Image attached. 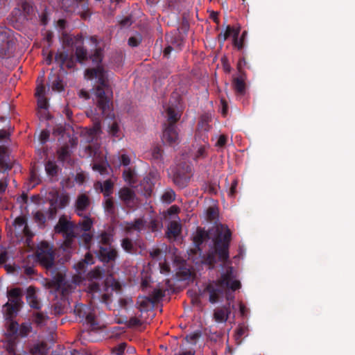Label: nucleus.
<instances>
[{
	"label": "nucleus",
	"mask_w": 355,
	"mask_h": 355,
	"mask_svg": "<svg viewBox=\"0 0 355 355\" xmlns=\"http://www.w3.org/2000/svg\"><path fill=\"white\" fill-rule=\"evenodd\" d=\"M241 286V282L236 279L234 268L231 266L226 268L219 279L207 285L205 290L209 294V301L211 303L214 304L218 302L224 293L228 302L226 305L214 310L213 318L216 322L224 323L227 320L232 311L230 302L234 298L232 292L239 289Z\"/></svg>",
	"instance_id": "f257e3e1"
},
{
	"label": "nucleus",
	"mask_w": 355,
	"mask_h": 355,
	"mask_svg": "<svg viewBox=\"0 0 355 355\" xmlns=\"http://www.w3.org/2000/svg\"><path fill=\"white\" fill-rule=\"evenodd\" d=\"M94 67L86 70L85 78L89 80H96L99 85L94 90L95 100L100 113L97 114L105 115L110 110V103L112 97V92L107 85V76L103 67L101 64L102 60V52L96 50L90 58Z\"/></svg>",
	"instance_id": "f03ea898"
},
{
	"label": "nucleus",
	"mask_w": 355,
	"mask_h": 355,
	"mask_svg": "<svg viewBox=\"0 0 355 355\" xmlns=\"http://www.w3.org/2000/svg\"><path fill=\"white\" fill-rule=\"evenodd\" d=\"M220 226H216L211 231L214 232L213 240V249L204 258V263L209 266V268H214L217 262L216 256L219 261L223 262L229 261L230 254L229 248L232 240V232L222 223Z\"/></svg>",
	"instance_id": "7ed1b4c3"
},
{
	"label": "nucleus",
	"mask_w": 355,
	"mask_h": 355,
	"mask_svg": "<svg viewBox=\"0 0 355 355\" xmlns=\"http://www.w3.org/2000/svg\"><path fill=\"white\" fill-rule=\"evenodd\" d=\"M46 199L49 202L50 207L47 211H37L34 214V218L37 222H45L46 220H53L58 209L64 208L69 203V198L64 192L60 193L55 189H51Z\"/></svg>",
	"instance_id": "20e7f679"
},
{
	"label": "nucleus",
	"mask_w": 355,
	"mask_h": 355,
	"mask_svg": "<svg viewBox=\"0 0 355 355\" xmlns=\"http://www.w3.org/2000/svg\"><path fill=\"white\" fill-rule=\"evenodd\" d=\"M7 297L8 300L3 305L2 312L5 320H11L17 317L23 306L22 289L17 287L8 290Z\"/></svg>",
	"instance_id": "39448f33"
},
{
	"label": "nucleus",
	"mask_w": 355,
	"mask_h": 355,
	"mask_svg": "<svg viewBox=\"0 0 355 355\" xmlns=\"http://www.w3.org/2000/svg\"><path fill=\"white\" fill-rule=\"evenodd\" d=\"M164 115L170 124L163 132L162 141L165 144L173 145L179 140V136L174 123L179 120L180 116L175 108L173 107H167L165 109Z\"/></svg>",
	"instance_id": "423d86ee"
},
{
	"label": "nucleus",
	"mask_w": 355,
	"mask_h": 355,
	"mask_svg": "<svg viewBox=\"0 0 355 355\" xmlns=\"http://www.w3.org/2000/svg\"><path fill=\"white\" fill-rule=\"evenodd\" d=\"M37 259L46 268H51L54 265L55 254L53 248L46 242L42 241L36 251Z\"/></svg>",
	"instance_id": "0eeeda50"
},
{
	"label": "nucleus",
	"mask_w": 355,
	"mask_h": 355,
	"mask_svg": "<svg viewBox=\"0 0 355 355\" xmlns=\"http://www.w3.org/2000/svg\"><path fill=\"white\" fill-rule=\"evenodd\" d=\"M75 314L82 320H85L86 323L93 328L98 327V323L96 321L95 315L92 312L90 307L83 304H76L74 309Z\"/></svg>",
	"instance_id": "6e6552de"
},
{
	"label": "nucleus",
	"mask_w": 355,
	"mask_h": 355,
	"mask_svg": "<svg viewBox=\"0 0 355 355\" xmlns=\"http://www.w3.org/2000/svg\"><path fill=\"white\" fill-rule=\"evenodd\" d=\"M74 225L75 223H57L55 226V231L62 234L64 238V244L67 248L71 246L72 240L76 237Z\"/></svg>",
	"instance_id": "1a4fd4ad"
},
{
	"label": "nucleus",
	"mask_w": 355,
	"mask_h": 355,
	"mask_svg": "<svg viewBox=\"0 0 355 355\" xmlns=\"http://www.w3.org/2000/svg\"><path fill=\"white\" fill-rule=\"evenodd\" d=\"M119 198L128 207H135L138 204V200L135 192L127 187L122 188L119 191Z\"/></svg>",
	"instance_id": "9d476101"
},
{
	"label": "nucleus",
	"mask_w": 355,
	"mask_h": 355,
	"mask_svg": "<svg viewBox=\"0 0 355 355\" xmlns=\"http://www.w3.org/2000/svg\"><path fill=\"white\" fill-rule=\"evenodd\" d=\"M48 286L56 292L64 293L67 291L65 275L60 272H57L48 282Z\"/></svg>",
	"instance_id": "9b49d317"
},
{
	"label": "nucleus",
	"mask_w": 355,
	"mask_h": 355,
	"mask_svg": "<svg viewBox=\"0 0 355 355\" xmlns=\"http://www.w3.org/2000/svg\"><path fill=\"white\" fill-rule=\"evenodd\" d=\"M118 255L116 249L112 246H101L98 252L99 259L104 263L114 261Z\"/></svg>",
	"instance_id": "f8f14e48"
},
{
	"label": "nucleus",
	"mask_w": 355,
	"mask_h": 355,
	"mask_svg": "<svg viewBox=\"0 0 355 355\" xmlns=\"http://www.w3.org/2000/svg\"><path fill=\"white\" fill-rule=\"evenodd\" d=\"M211 236L212 233L211 230L205 231L201 227H198L193 237V241L195 246L198 248V250H200V245L203 242L207 241L212 238Z\"/></svg>",
	"instance_id": "ddd939ff"
},
{
	"label": "nucleus",
	"mask_w": 355,
	"mask_h": 355,
	"mask_svg": "<svg viewBox=\"0 0 355 355\" xmlns=\"http://www.w3.org/2000/svg\"><path fill=\"white\" fill-rule=\"evenodd\" d=\"M180 209L177 205H172L166 211L162 214V220L164 222H181L180 218Z\"/></svg>",
	"instance_id": "4468645a"
},
{
	"label": "nucleus",
	"mask_w": 355,
	"mask_h": 355,
	"mask_svg": "<svg viewBox=\"0 0 355 355\" xmlns=\"http://www.w3.org/2000/svg\"><path fill=\"white\" fill-rule=\"evenodd\" d=\"M26 299L28 304L34 309L40 310L42 304L37 298L36 289L34 286H30L26 289Z\"/></svg>",
	"instance_id": "2eb2a0df"
},
{
	"label": "nucleus",
	"mask_w": 355,
	"mask_h": 355,
	"mask_svg": "<svg viewBox=\"0 0 355 355\" xmlns=\"http://www.w3.org/2000/svg\"><path fill=\"white\" fill-rule=\"evenodd\" d=\"M188 168L189 167L187 166V169H184L182 172L180 171L179 169L175 170L174 168H171V173H173L174 182L181 187H183L187 184L189 178Z\"/></svg>",
	"instance_id": "dca6fc26"
},
{
	"label": "nucleus",
	"mask_w": 355,
	"mask_h": 355,
	"mask_svg": "<svg viewBox=\"0 0 355 355\" xmlns=\"http://www.w3.org/2000/svg\"><path fill=\"white\" fill-rule=\"evenodd\" d=\"M198 139H201L202 143L197 144L195 146L196 152H195V158L198 159L200 157H203L205 156L207 149L208 148V143H207V137L205 135V133H202L200 136L196 135V141Z\"/></svg>",
	"instance_id": "f3484780"
},
{
	"label": "nucleus",
	"mask_w": 355,
	"mask_h": 355,
	"mask_svg": "<svg viewBox=\"0 0 355 355\" xmlns=\"http://www.w3.org/2000/svg\"><path fill=\"white\" fill-rule=\"evenodd\" d=\"M94 263V257L90 252L85 254V258L75 264V269L80 273H84L89 265Z\"/></svg>",
	"instance_id": "a211bd4d"
},
{
	"label": "nucleus",
	"mask_w": 355,
	"mask_h": 355,
	"mask_svg": "<svg viewBox=\"0 0 355 355\" xmlns=\"http://www.w3.org/2000/svg\"><path fill=\"white\" fill-rule=\"evenodd\" d=\"M11 167L12 162L8 155L7 149L5 147L0 146V173H4L10 169Z\"/></svg>",
	"instance_id": "6ab92c4d"
},
{
	"label": "nucleus",
	"mask_w": 355,
	"mask_h": 355,
	"mask_svg": "<svg viewBox=\"0 0 355 355\" xmlns=\"http://www.w3.org/2000/svg\"><path fill=\"white\" fill-rule=\"evenodd\" d=\"M181 230V223H169L166 232V236L170 240H175L180 234Z\"/></svg>",
	"instance_id": "aec40b11"
},
{
	"label": "nucleus",
	"mask_w": 355,
	"mask_h": 355,
	"mask_svg": "<svg viewBox=\"0 0 355 355\" xmlns=\"http://www.w3.org/2000/svg\"><path fill=\"white\" fill-rule=\"evenodd\" d=\"M101 132L100 124L96 123L94 125L93 128L85 132V135L87 137L86 141L89 143L97 140L98 137Z\"/></svg>",
	"instance_id": "412c9836"
},
{
	"label": "nucleus",
	"mask_w": 355,
	"mask_h": 355,
	"mask_svg": "<svg viewBox=\"0 0 355 355\" xmlns=\"http://www.w3.org/2000/svg\"><path fill=\"white\" fill-rule=\"evenodd\" d=\"M89 200L87 196L82 194L78 196L76 202V211L79 216L83 215V211L89 206Z\"/></svg>",
	"instance_id": "4be33fe9"
},
{
	"label": "nucleus",
	"mask_w": 355,
	"mask_h": 355,
	"mask_svg": "<svg viewBox=\"0 0 355 355\" xmlns=\"http://www.w3.org/2000/svg\"><path fill=\"white\" fill-rule=\"evenodd\" d=\"M205 219L208 222H218L219 220V214L218 209L216 205H213L207 209Z\"/></svg>",
	"instance_id": "5701e85b"
},
{
	"label": "nucleus",
	"mask_w": 355,
	"mask_h": 355,
	"mask_svg": "<svg viewBox=\"0 0 355 355\" xmlns=\"http://www.w3.org/2000/svg\"><path fill=\"white\" fill-rule=\"evenodd\" d=\"M113 229L109 227L107 231H103L99 236L100 243L105 246H111V243L113 241Z\"/></svg>",
	"instance_id": "b1692460"
},
{
	"label": "nucleus",
	"mask_w": 355,
	"mask_h": 355,
	"mask_svg": "<svg viewBox=\"0 0 355 355\" xmlns=\"http://www.w3.org/2000/svg\"><path fill=\"white\" fill-rule=\"evenodd\" d=\"M9 38L4 31H0V55L6 54L9 46Z\"/></svg>",
	"instance_id": "393cba45"
},
{
	"label": "nucleus",
	"mask_w": 355,
	"mask_h": 355,
	"mask_svg": "<svg viewBox=\"0 0 355 355\" xmlns=\"http://www.w3.org/2000/svg\"><path fill=\"white\" fill-rule=\"evenodd\" d=\"M55 59L58 62H60L62 67L71 68L73 67L74 62L73 60H68V54L66 52H60L56 54Z\"/></svg>",
	"instance_id": "a878e982"
},
{
	"label": "nucleus",
	"mask_w": 355,
	"mask_h": 355,
	"mask_svg": "<svg viewBox=\"0 0 355 355\" xmlns=\"http://www.w3.org/2000/svg\"><path fill=\"white\" fill-rule=\"evenodd\" d=\"M108 132L111 136L119 139H121L123 136L119 124L116 121H113L109 125Z\"/></svg>",
	"instance_id": "bb28decb"
},
{
	"label": "nucleus",
	"mask_w": 355,
	"mask_h": 355,
	"mask_svg": "<svg viewBox=\"0 0 355 355\" xmlns=\"http://www.w3.org/2000/svg\"><path fill=\"white\" fill-rule=\"evenodd\" d=\"M101 192L105 197H111L114 183L111 180H105L103 182H98Z\"/></svg>",
	"instance_id": "cd10ccee"
},
{
	"label": "nucleus",
	"mask_w": 355,
	"mask_h": 355,
	"mask_svg": "<svg viewBox=\"0 0 355 355\" xmlns=\"http://www.w3.org/2000/svg\"><path fill=\"white\" fill-rule=\"evenodd\" d=\"M240 27H227L224 36H223V40H225L228 37L231 36L233 38L234 43H238V38L240 33Z\"/></svg>",
	"instance_id": "c85d7f7f"
},
{
	"label": "nucleus",
	"mask_w": 355,
	"mask_h": 355,
	"mask_svg": "<svg viewBox=\"0 0 355 355\" xmlns=\"http://www.w3.org/2000/svg\"><path fill=\"white\" fill-rule=\"evenodd\" d=\"M104 270L101 267H95L87 274V277L91 281L101 279L103 277Z\"/></svg>",
	"instance_id": "c756f323"
},
{
	"label": "nucleus",
	"mask_w": 355,
	"mask_h": 355,
	"mask_svg": "<svg viewBox=\"0 0 355 355\" xmlns=\"http://www.w3.org/2000/svg\"><path fill=\"white\" fill-rule=\"evenodd\" d=\"M32 317L33 322L37 325H42L49 319L47 313L42 311L33 313Z\"/></svg>",
	"instance_id": "7c9ffc66"
},
{
	"label": "nucleus",
	"mask_w": 355,
	"mask_h": 355,
	"mask_svg": "<svg viewBox=\"0 0 355 355\" xmlns=\"http://www.w3.org/2000/svg\"><path fill=\"white\" fill-rule=\"evenodd\" d=\"M104 209L107 214L113 215L114 214L115 206L112 197H105Z\"/></svg>",
	"instance_id": "2f4dec72"
},
{
	"label": "nucleus",
	"mask_w": 355,
	"mask_h": 355,
	"mask_svg": "<svg viewBox=\"0 0 355 355\" xmlns=\"http://www.w3.org/2000/svg\"><path fill=\"white\" fill-rule=\"evenodd\" d=\"M123 177L124 180L129 184H132L136 182V174L135 171L130 168L125 169Z\"/></svg>",
	"instance_id": "473e14b6"
},
{
	"label": "nucleus",
	"mask_w": 355,
	"mask_h": 355,
	"mask_svg": "<svg viewBox=\"0 0 355 355\" xmlns=\"http://www.w3.org/2000/svg\"><path fill=\"white\" fill-rule=\"evenodd\" d=\"M93 239V236L89 232H84L79 239L80 245L86 249H89Z\"/></svg>",
	"instance_id": "72a5a7b5"
},
{
	"label": "nucleus",
	"mask_w": 355,
	"mask_h": 355,
	"mask_svg": "<svg viewBox=\"0 0 355 355\" xmlns=\"http://www.w3.org/2000/svg\"><path fill=\"white\" fill-rule=\"evenodd\" d=\"M165 295V290L155 288L150 294V300L153 302H157Z\"/></svg>",
	"instance_id": "f704fd0d"
},
{
	"label": "nucleus",
	"mask_w": 355,
	"mask_h": 355,
	"mask_svg": "<svg viewBox=\"0 0 355 355\" xmlns=\"http://www.w3.org/2000/svg\"><path fill=\"white\" fill-rule=\"evenodd\" d=\"M32 331V324L31 322H23L19 327L18 334L21 337H26Z\"/></svg>",
	"instance_id": "c9c22d12"
},
{
	"label": "nucleus",
	"mask_w": 355,
	"mask_h": 355,
	"mask_svg": "<svg viewBox=\"0 0 355 355\" xmlns=\"http://www.w3.org/2000/svg\"><path fill=\"white\" fill-rule=\"evenodd\" d=\"M175 198V193L173 190L167 189L161 196V200L164 203L169 204L172 202Z\"/></svg>",
	"instance_id": "e433bc0d"
},
{
	"label": "nucleus",
	"mask_w": 355,
	"mask_h": 355,
	"mask_svg": "<svg viewBox=\"0 0 355 355\" xmlns=\"http://www.w3.org/2000/svg\"><path fill=\"white\" fill-rule=\"evenodd\" d=\"M202 332L200 330L195 331L186 336L185 340L193 345H196L197 340L201 337Z\"/></svg>",
	"instance_id": "4c0bfd02"
},
{
	"label": "nucleus",
	"mask_w": 355,
	"mask_h": 355,
	"mask_svg": "<svg viewBox=\"0 0 355 355\" xmlns=\"http://www.w3.org/2000/svg\"><path fill=\"white\" fill-rule=\"evenodd\" d=\"M9 324L8 327V331L10 332V334L12 335H17L18 334L19 331V324L16 321L14 320V318H12L11 320H6Z\"/></svg>",
	"instance_id": "58836bf2"
},
{
	"label": "nucleus",
	"mask_w": 355,
	"mask_h": 355,
	"mask_svg": "<svg viewBox=\"0 0 355 355\" xmlns=\"http://www.w3.org/2000/svg\"><path fill=\"white\" fill-rule=\"evenodd\" d=\"M92 168L94 171H98L100 174L104 175L107 173V164L102 162H95L93 164Z\"/></svg>",
	"instance_id": "ea45409f"
},
{
	"label": "nucleus",
	"mask_w": 355,
	"mask_h": 355,
	"mask_svg": "<svg viewBox=\"0 0 355 355\" xmlns=\"http://www.w3.org/2000/svg\"><path fill=\"white\" fill-rule=\"evenodd\" d=\"M150 177L155 179L156 178V174L153 173V172L150 173L148 176L144 178V182L142 183V184L144 185H145V184H147V186H144L147 193L151 191L152 186L154 184V182L151 180Z\"/></svg>",
	"instance_id": "a19ab883"
},
{
	"label": "nucleus",
	"mask_w": 355,
	"mask_h": 355,
	"mask_svg": "<svg viewBox=\"0 0 355 355\" xmlns=\"http://www.w3.org/2000/svg\"><path fill=\"white\" fill-rule=\"evenodd\" d=\"M46 173L51 176H53L57 173L58 167L55 162H48L45 166Z\"/></svg>",
	"instance_id": "79ce46f5"
},
{
	"label": "nucleus",
	"mask_w": 355,
	"mask_h": 355,
	"mask_svg": "<svg viewBox=\"0 0 355 355\" xmlns=\"http://www.w3.org/2000/svg\"><path fill=\"white\" fill-rule=\"evenodd\" d=\"M121 247L123 249L128 252H131L133 250V243L132 242V240L129 238H125L121 241Z\"/></svg>",
	"instance_id": "37998d69"
},
{
	"label": "nucleus",
	"mask_w": 355,
	"mask_h": 355,
	"mask_svg": "<svg viewBox=\"0 0 355 355\" xmlns=\"http://www.w3.org/2000/svg\"><path fill=\"white\" fill-rule=\"evenodd\" d=\"M76 59L79 62H83L87 58V52L84 48L77 46L76 50Z\"/></svg>",
	"instance_id": "c03bdc74"
},
{
	"label": "nucleus",
	"mask_w": 355,
	"mask_h": 355,
	"mask_svg": "<svg viewBox=\"0 0 355 355\" xmlns=\"http://www.w3.org/2000/svg\"><path fill=\"white\" fill-rule=\"evenodd\" d=\"M13 224L15 225H18L19 227H21L24 225L23 232H24V234H25V236H27V240H30L33 237L34 233L32 232V231L30 230V228L28 225V223H13Z\"/></svg>",
	"instance_id": "a18cd8bd"
},
{
	"label": "nucleus",
	"mask_w": 355,
	"mask_h": 355,
	"mask_svg": "<svg viewBox=\"0 0 355 355\" xmlns=\"http://www.w3.org/2000/svg\"><path fill=\"white\" fill-rule=\"evenodd\" d=\"M234 86L235 89L239 93H243L245 90V83L241 78H237L234 79Z\"/></svg>",
	"instance_id": "49530a36"
},
{
	"label": "nucleus",
	"mask_w": 355,
	"mask_h": 355,
	"mask_svg": "<svg viewBox=\"0 0 355 355\" xmlns=\"http://www.w3.org/2000/svg\"><path fill=\"white\" fill-rule=\"evenodd\" d=\"M52 89L56 92H61L63 89L62 82L58 77H55L51 84Z\"/></svg>",
	"instance_id": "de8ad7c7"
},
{
	"label": "nucleus",
	"mask_w": 355,
	"mask_h": 355,
	"mask_svg": "<svg viewBox=\"0 0 355 355\" xmlns=\"http://www.w3.org/2000/svg\"><path fill=\"white\" fill-rule=\"evenodd\" d=\"M85 153L88 157H94L96 159L101 157V155L96 149L92 150V145H89L85 148Z\"/></svg>",
	"instance_id": "09e8293b"
},
{
	"label": "nucleus",
	"mask_w": 355,
	"mask_h": 355,
	"mask_svg": "<svg viewBox=\"0 0 355 355\" xmlns=\"http://www.w3.org/2000/svg\"><path fill=\"white\" fill-rule=\"evenodd\" d=\"M118 159L120 160L121 164L127 166L130 164V158L125 153L118 156Z\"/></svg>",
	"instance_id": "8fccbe9b"
},
{
	"label": "nucleus",
	"mask_w": 355,
	"mask_h": 355,
	"mask_svg": "<svg viewBox=\"0 0 355 355\" xmlns=\"http://www.w3.org/2000/svg\"><path fill=\"white\" fill-rule=\"evenodd\" d=\"M87 288L89 293H95L100 291V284L96 282L92 281Z\"/></svg>",
	"instance_id": "3c124183"
},
{
	"label": "nucleus",
	"mask_w": 355,
	"mask_h": 355,
	"mask_svg": "<svg viewBox=\"0 0 355 355\" xmlns=\"http://www.w3.org/2000/svg\"><path fill=\"white\" fill-rule=\"evenodd\" d=\"M125 347H126V343H121L119 345H117L116 347L114 348L113 352L117 355H121L124 352Z\"/></svg>",
	"instance_id": "603ef678"
},
{
	"label": "nucleus",
	"mask_w": 355,
	"mask_h": 355,
	"mask_svg": "<svg viewBox=\"0 0 355 355\" xmlns=\"http://www.w3.org/2000/svg\"><path fill=\"white\" fill-rule=\"evenodd\" d=\"M69 150L67 147H63L58 151L59 159L64 161L68 156Z\"/></svg>",
	"instance_id": "864d4df0"
},
{
	"label": "nucleus",
	"mask_w": 355,
	"mask_h": 355,
	"mask_svg": "<svg viewBox=\"0 0 355 355\" xmlns=\"http://www.w3.org/2000/svg\"><path fill=\"white\" fill-rule=\"evenodd\" d=\"M141 324V321L136 317H131L128 322V325L131 327L140 326Z\"/></svg>",
	"instance_id": "5fc2aeb1"
},
{
	"label": "nucleus",
	"mask_w": 355,
	"mask_h": 355,
	"mask_svg": "<svg viewBox=\"0 0 355 355\" xmlns=\"http://www.w3.org/2000/svg\"><path fill=\"white\" fill-rule=\"evenodd\" d=\"M141 42V37L139 35L137 37H131L128 40V44L131 46H137Z\"/></svg>",
	"instance_id": "6e6d98bb"
},
{
	"label": "nucleus",
	"mask_w": 355,
	"mask_h": 355,
	"mask_svg": "<svg viewBox=\"0 0 355 355\" xmlns=\"http://www.w3.org/2000/svg\"><path fill=\"white\" fill-rule=\"evenodd\" d=\"M37 98V105L38 107L42 109L47 108V100L45 96H39Z\"/></svg>",
	"instance_id": "4d7b16f0"
},
{
	"label": "nucleus",
	"mask_w": 355,
	"mask_h": 355,
	"mask_svg": "<svg viewBox=\"0 0 355 355\" xmlns=\"http://www.w3.org/2000/svg\"><path fill=\"white\" fill-rule=\"evenodd\" d=\"M35 95L37 97L45 96V87L42 84H37Z\"/></svg>",
	"instance_id": "13d9d810"
},
{
	"label": "nucleus",
	"mask_w": 355,
	"mask_h": 355,
	"mask_svg": "<svg viewBox=\"0 0 355 355\" xmlns=\"http://www.w3.org/2000/svg\"><path fill=\"white\" fill-rule=\"evenodd\" d=\"M227 142V137L225 135H220L216 143V146L218 148H223Z\"/></svg>",
	"instance_id": "bf43d9fd"
},
{
	"label": "nucleus",
	"mask_w": 355,
	"mask_h": 355,
	"mask_svg": "<svg viewBox=\"0 0 355 355\" xmlns=\"http://www.w3.org/2000/svg\"><path fill=\"white\" fill-rule=\"evenodd\" d=\"M49 137V133L46 130H42L40 135V141L42 144H44Z\"/></svg>",
	"instance_id": "052dcab7"
},
{
	"label": "nucleus",
	"mask_w": 355,
	"mask_h": 355,
	"mask_svg": "<svg viewBox=\"0 0 355 355\" xmlns=\"http://www.w3.org/2000/svg\"><path fill=\"white\" fill-rule=\"evenodd\" d=\"M198 129L200 132H207L209 130V125L207 122L202 121L200 123H199Z\"/></svg>",
	"instance_id": "680f3d73"
},
{
	"label": "nucleus",
	"mask_w": 355,
	"mask_h": 355,
	"mask_svg": "<svg viewBox=\"0 0 355 355\" xmlns=\"http://www.w3.org/2000/svg\"><path fill=\"white\" fill-rule=\"evenodd\" d=\"M195 354H196V352L194 349H189V350L184 349V350H181L178 353H175L174 355H195Z\"/></svg>",
	"instance_id": "e2e57ef3"
},
{
	"label": "nucleus",
	"mask_w": 355,
	"mask_h": 355,
	"mask_svg": "<svg viewBox=\"0 0 355 355\" xmlns=\"http://www.w3.org/2000/svg\"><path fill=\"white\" fill-rule=\"evenodd\" d=\"M160 266V272L162 273H167L170 271V266L168 264L164 263H159Z\"/></svg>",
	"instance_id": "0e129e2a"
},
{
	"label": "nucleus",
	"mask_w": 355,
	"mask_h": 355,
	"mask_svg": "<svg viewBox=\"0 0 355 355\" xmlns=\"http://www.w3.org/2000/svg\"><path fill=\"white\" fill-rule=\"evenodd\" d=\"M24 273L28 276H31L32 275L35 274V270L31 266H26L24 268Z\"/></svg>",
	"instance_id": "69168bd1"
},
{
	"label": "nucleus",
	"mask_w": 355,
	"mask_h": 355,
	"mask_svg": "<svg viewBox=\"0 0 355 355\" xmlns=\"http://www.w3.org/2000/svg\"><path fill=\"white\" fill-rule=\"evenodd\" d=\"M101 300L106 304H109L111 302L110 295L107 293H104L101 295Z\"/></svg>",
	"instance_id": "338daca9"
},
{
	"label": "nucleus",
	"mask_w": 355,
	"mask_h": 355,
	"mask_svg": "<svg viewBox=\"0 0 355 355\" xmlns=\"http://www.w3.org/2000/svg\"><path fill=\"white\" fill-rule=\"evenodd\" d=\"M9 132L5 130H0V140L7 139L9 137Z\"/></svg>",
	"instance_id": "774afa93"
}]
</instances>
